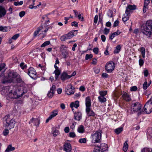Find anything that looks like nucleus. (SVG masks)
Returning <instances> with one entry per match:
<instances>
[{"instance_id": "1", "label": "nucleus", "mask_w": 152, "mask_h": 152, "mask_svg": "<svg viewBox=\"0 0 152 152\" xmlns=\"http://www.w3.org/2000/svg\"><path fill=\"white\" fill-rule=\"evenodd\" d=\"M27 90L25 88L23 90L17 88L16 87H14L10 90L9 87L7 86L3 89L2 93L4 95H7L8 97L11 99H17L22 96L23 95L27 92Z\"/></svg>"}, {"instance_id": "2", "label": "nucleus", "mask_w": 152, "mask_h": 152, "mask_svg": "<svg viewBox=\"0 0 152 152\" xmlns=\"http://www.w3.org/2000/svg\"><path fill=\"white\" fill-rule=\"evenodd\" d=\"M141 31L148 37H150L152 34V20L147 21L145 25L142 26Z\"/></svg>"}, {"instance_id": "3", "label": "nucleus", "mask_w": 152, "mask_h": 152, "mask_svg": "<svg viewBox=\"0 0 152 152\" xmlns=\"http://www.w3.org/2000/svg\"><path fill=\"white\" fill-rule=\"evenodd\" d=\"M53 27L52 26L47 25L46 24L41 25L34 32V36L35 37H36L39 32H41V33L39 34H42L43 35L42 37L43 38L46 36V33L48 30L49 29H52Z\"/></svg>"}, {"instance_id": "4", "label": "nucleus", "mask_w": 152, "mask_h": 152, "mask_svg": "<svg viewBox=\"0 0 152 152\" xmlns=\"http://www.w3.org/2000/svg\"><path fill=\"white\" fill-rule=\"evenodd\" d=\"M142 107V105L139 102H132L131 104V108L127 110V112L130 114H131L135 112L141 111Z\"/></svg>"}, {"instance_id": "5", "label": "nucleus", "mask_w": 152, "mask_h": 152, "mask_svg": "<svg viewBox=\"0 0 152 152\" xmlns=\"http://www.w3.org/2000/svg\"><path fill=\"white\" fill-rule=\"evenodd\" d=\"M101 130L96 131L95 133H92L91 138L92 139V142L94 143L100 142L101 140Z\"/></svg>"}, {"instance_id": "6", "label": "nucleus", "mask_w": 152, "mask_h": 152, "mask_svg": "<svg viewBox=\"0 0 152 152\" xmlns=\"http://www.w3.org/2000/svg\"><path fill=\"white\" fill-rule=\"evenodd\" d=\"M152 112V102L149 104L147 102L144 105L143 107V111H140L137 114L139 115L142 113H144L146 114H150Z\"/></svg>"}, {"instance_id": "7", "label": "nucleus", "mask_w": 152, "mask_h": 152, "mask_svg": "<svg viewBox=\"0 0 152 152\" xmlns=\"http://www.w3.org/2000/svg\"><path fill=\"white\" fill-rule=\"evenodd\" d=\"M6 120L4 124L9 129H11L14 127L15 121L10 118L9 115H7L5 117Z\"/></svg>"}, {"instance_id": "8", "label": "nucleus", "mask_w": 152, "mask_h": 152, "mask_svg": "<svg viewBox=\"0 0 152 152\" xmlns=\"http://www.w3.org/2000/svg\"><path fill=\"white\" fill-rule=\"evenodd\" d=\"M115 68V64L113 61H110L107 63L105 66L106 71L108 73L111 72Z\"/></svg>"}, {"instance_id": "9", "label": "nucleus", "mask_w": 152, "mask_h": 152, "mask_svg": "<svg viewBox=\"0 0 152 152\" xmlns=\"http://www.w3.org/2000/svg\"><path fill=\"white\" fill-rule=\"evenodd\" d=\"M18 76V74L15 72H11L9 73L8 79L10 82H12L13 79Z\"/></svg>"}, {"instance_id": "10", "label": "nucleus", "mask_w": 152, "mask_h": 152, "mask_svg": "<svg viewBox=\"0 0 152 152\" xmlns=\"http://www.w3.org/2000/svg\"><path fill=\"white\" fill-rule=\"evenodd\" d=\"M75 88L72 85L68 86L67 88L65 89L66 93L68 95L73 94L75 91Z\"/></svg>"}, {"instance_id": "11", "label": "nucleus", "mask_w": 152, "mask_h": 152, "mask_svg": "<svg viewBox=\"0 0 152 152\" xmlns=\"http://www.w3.org/2000/svg\"><path fill=\"white\" fill-rule=\"evenodd\" d=\"M28 74L32 78L35 77L37 72L35 69L32 67H30L28 69Z\"/></svg>"}, {"instance_id": "12", "label": "nucleus", "mask_w": 152, "mask_h": 152, "mask_svg": "<svg viewBox=\"0 0 152 152\" xmlns=\"http://www.w3.org/2000/svg\"><path fill=\"white\" fill-rule=\"evenodd\" d=\"M86 109L91 108V99L89 97H87L86 99Z\"/></svg>"}, {"instance_id": "13", "label": "nucleus", "mask_w": 152, "mask_h": 152, "mask_svg": "<svg viewBox=\"0 0 152 152\" xmlns=\"http://www.w3.org/2000/svg\"><path fill=\"white\" fill-rule=\"evenodd\" d=\"M72 149V147L70 143H66L64 145V150L66 152H70Z\"/></svg>"}, {"instance_id": "14", "label": "nucleus", "mask_w": 152, "mask_h": 152, "mask_svg": "<svg viewBox=\"0 0 152 152\" xmlns=\"http://www.w3.org/2000/svg\"><path fill=\"white\" fill-rule=\"evenodd\" d=\"M136 8V7L135 5H129L126 8V12L130 14V12L131 10H135Z\"/></svg>"}, {"instance_id": "15", "label": "nucleus", "mask_w": 152, "mask_h": 152, "mask_svg": "<svg viewBox=\"0 0 152 152\" xmlns=\"http://www.w3.org/2000/svg\"><path fill=\"white\" fill-rule=\"evenodd\" d=\"M122 97L126 101H129L131 100L130 96L126 92H123Z\"/></svg>"}, {"instance_id": "16", "label": "nucleus", "mask_w": 152, "mask_h": 152, "mask_svg": "<svg viewBox=\"0 0 152 152\" xmlns=\"http://www.w3.org/2000/svg\"><path fill=\"white\" fill-rule=\"evenodd\" d=\"M29 124L33 123L34 125L38 126L40 123L39 120L37 118H32L29 122Z\"/></svg>"}, {"instance_id": "17", "label": "nucleus", "mask_w": 152, "mask_h": 152, "mask_svg": "<svg viewBox=\"0 0 152 152\" xmlns=\"http://www.w3.org/2000/svg\"><path fill=\"white\" fill-rule=\"evenodd\" d=\"M74 118L76 120L80 121L82 118V114L80 112L74 113Z\"/></svg>"}, {"instance_id": "18", "label": "nucleus", "mask_w": 152, "mask_h": 152, "mask_svg": "<svg viewBox=\"0 0 152 152\" xmlns=\"http://www.w3.org/2000/svg\"><path fill=\"white\" fill-rule=\"evenodd\" d=\"M101 152H103L108 149V146L107 144L104 143L101 144L99 146Z\"/></svg>"}, {"instance_id": "19", "label": "nucleus", "mask_w": 152, "mask_h": 152, "mask_svg": "<svg viewBox=\"0 0 152 152\" xmlns=\"http://www.w3.org/2000/svg\"><path fill=\"white\" fill-rule=\"evenodd\" d=\"M76 30H73L69 32L68 33L66 34L67 38L68 39H70L72 38L73 36H75L77 33H74L76 32Z\"/></svg>"}, {"instance_id": "20", "label": "nucleus", "mask_w": 152, "mask_h": 152, "mask_svg": "<svg viewBox=\"0 0 152 152\" xmlns=\"http://www.w3.org/2000/svg\"><path fill=\"white\" fill-rule=\"evenodd\" d=\"M86 111L87 114V115L88 117H94L95 116V113L92 110H91V108L86 109Z\"/></svg>"}, {"instance_id": "21", "label": "nucleus", "mask_w": 152, "mask_h": 152, "mask_svg": "<svg viewBox=\"0 0 152 152\" xmlns=\"http://www.w3.org/2000/svg\"><path fill=\"white\" fill-rule=\"evenodd\" d=\"M79 102L78 101H76L75 102H72L70 104V107L72 108V110H73V107L77 108L79 106Z\"/></svg>"}, {"instance_id": "22", "label": "nucleus", "mask_w": 152, "mask_h": 152, "mask_svg": "<svg viewBox=\"0 0 152 152\" xmlns=\"http://www.w3.org/2000/svg\"><path fill=\"white\" fill-rule=\"evenodd\" d=\"M6 12L5 8L0 5V18L6 15Z\"/></svg>"}, {"instance_id": "23", "label": "nucleus", "mask_w": 152, "mask_h": 152, "mask_svg": "<svg viewBox=\"0 0 152 152\" xmlns=\"http://www.w3.org/2000/svg\"><path fill=\"white\" fill-rule=\"evenodd\" d=\"M130 16V14L129 13H126L125 12V14H124L123 16L122 20L124 22L126 21L129 18Z\"/></svg>"}, {"instance_id": "24", "label": "nucleus", "mask_w": 152, "mask_h": 152, "mask_svg": "<svg viewBox=\"0 0 152 152\" xmlns=\"http://www.w3.org/2000/svg\"><path fill=\"white\" fill-rule=\"evenodd\" d=\"M121 33V31L119 30H118L116 32L113 33L110 35L109 38L112 39L115 36L119 35Z\"/></svg>"}, {"instance_id": "25", "label": "nucleus", "mask_w": 152, "mask_h": 152, "mask_svg": "<svg viewBox=\"0 0 152 152\" xmlns=\"http://www.w3.org/2000/svg\"><path fill=\"white\" fill-rule=\"evenodd\" d=\"M138 50L141 52V54L143 58H145V49L144 47H142L140 48Z\"/></svg>"}, {"instance_id": "26", "label": "nucleus", "mask_w": 152, "mask_h": 152, "mask_svg": "<svg viewBox=\"0 0 152 152\" xmlns=\"http://www.w3.org/2000/svg\"><path fill=\"white\" fill-rule=\"evenodd\" d=\"M99 101L101 103H104L107 101L106 99L104 96H99L98 97Z\"/></svg>"}, {"instance_id": "27", "label": "nucleus", "mask_w": 152, "mask_h": 152, "mask_svg": "<svg viewBox=\"0 0 152 152\" xmlns=\"http://www.w3.org/2000/svg\"><path fill=\"white\" fill-rule=\"evenodd\" d=\"M52 130V133L53 134L54 136L56 137L59 134V131L56 129L55 128L53 127Z\"/></svg>"}, {"instance_id": "28", "label": "nucleus", "mask_w": 152, "mask_h": 152, "mask_svg": "<svg viewBox=\"0 0 152 152\" xmlns=\"http://www.w3.org/2000/svg\"><path fill=\"white\" fill-rule=\"evenodd\" d=\"M60 71L58 69H55L53 73H54L55 74V79L56 80H58V77L60 74Z\"/></svg>"}, {"instance_id": "29", "label": "nucleus", "mask_w": 152, "mask_h": 152, "mask_svg": "<svg viewBox=\"0 0 152 152\" xmlns=\"http://www.w3.org/2000/svg\"><path fill=\"white\" fill-rule=\"evenodd\" d=\"M58 111L57 110H53L51 113V115L50 116V118H52L58 114Z\"/></svg>"}, {"instance_id": "30", "label": "nucleus", "mask_w": 152, "mask_h": 152, "mask_svg": "<svg viewBox=\"0 0 152 152\" xmlns=\"http://www.w3.org/2000/svg\"><path fill=\"white\" fill-rule=\"evenodd\" d=\"M68 47L64 45H61L60 47V50L62 53H64V52L67 51V49Z\"/></svg>"}, {"instance_id": "31", "label": "nucleus", "mask_w": 152, "mask_h": 152, "mask_svg": "<svg viewBox=\"0 0 152 152\" xmlns=\"http://www.w3.org/2000/svg\"><path fill=\"white\" fill-rule=\"evenodd\" d=\"M85 131V129L83 126L82 125H80L78 128L77 131L80 133H83Z\"/></svg>"}, {"instance_id": "32", "label": "nucleus", "mask_w": 152, "mask_h": 152, "mask_svg": "<svg viewBox=\"0 0 152 152\" xmlns=\"http://www.w3.org/2000/svg\"><path fill=\"white\" fill-rule=\"evenodd\" d=\"M15 149V148L12 147L11 145H9L5 151V152H10L14 151Z\"/></svg>"}, {"instance_id": "33", "label": "nucleus", "mask_w": 152, "mask_h": 152, "mask_svg": "<svg viewBox=\"0 0 152 152\" xmlns=\"http://www.w3.org/2000/svg\"><path fill=\"white\" fill-rule=\"evenodd\" d=\"M123 130V127H120L115 129L114 132L115 133L118 134L121 133Z\"/></svg>"}, {"instance_id": "34", "label": "nucleus", "mask_w": 152, "mask_h": 152, "mask_svg": "<svg viewBox=\"0 0 152 152\" xmlns=\"http://www.w3.org/2000/svg\"><path fill=\"white\" fill-rule=\"evenodd\" d=\"M121 47L120 45H118L116 46L115 49L114 51V53H118L121 49Z\"/></svg>"}, {"instance_id": "35", "label": "nucleus", "mask_w": 152, "mask_h": 152, "mask_svg": "<svg viewBox=\"0 0 152 152\" xmlns=\"http://www.w3.org/2000/svg\"><path fill=\"white\" fill-rule=\"evenodd\" d=\"M99 94L100 96H104L107 94V91H99Z\"/></svg>"}, {"instance_id": "36", "label": "nucleus", "mask_w": 152, "mask_h": 152, "mask_svg": "<svg viewBox=\"0 0 152 152\" xmlns=\"http://www.w3.org/2000/svg\"><path fill=\"white\" fill-rule=\"evenodd\" d=\"M127 141H126L124 143V145L123 147V150L126 152L127 151L128 147V144L127 142Z\"/></svg>"}, {"instance_id": "37", "label": "nucleus", "mask_w": 152, "mask_h": 152, "mask_svg": "<svg viewBox=\"0 0 152 152\" xmlns=\"http://www.w3.org/2000/svg\"><path fill=\"white\" fill-rule=\"evenodd\" d=\"M50 44V42L49 41H47L44 42L41 45V48L45 47Z\"/></svg>"}, {"instance_id": "38", "label": "nucleus", "mask_w": 152, "mask_h": 152, "mask_svg": "<svg viewBox=\"0 0 152 152\" xmlns=\"http://www.w3.org/2000/svg\"><path fill=\"white\" fill-rule=\"evenodd\" d=\"M141 152H152V149L150 148H144L142 150Z\"/></svg>"}, {"instance_id": "39", "label": "nucleus", "mask_w": 152, "mask_h": 152, "mask_svg": "<svg viewBox=\"0 0 152 152\" xmlns=\"http://www.w3.org/2000/svg\"><path fill=\"white\" fill-rule=\"evenodd\" d=\"M94 152H101V150L99 148V146H95L94 148Z\"/></svg>"}, {"instance_id": "40", "label": "nucleus", "mask_w": 152, "mask_h": 152, "mask_svg": "<svg viewBox=\"0 0 152 152\" xmlns=\"http://www.w3.org/2000/svg\"><path fill=\"white\" fill-rule=\"evenodd\" d=\"M0 31L6 32L8 31V29L6 27H3L2 26H0Z\"/></svg>"}, {"instance_id": "41", "label": "nucleus", "mask_w": 152, "mask_h": 152, "mask_svg": "<svg viewBox=\"0 0 152 152\" xmlns=\"http://www.w3.org/2000/svg\"><path fill=\"white\" fill-rule=\"evenodd\" d=\"M54 94V91H52L50 90L48 92L47 96L49 98H51Z\"/></svg>"}, {"instance_id": "42", "label": "nucleus", "mask_w": 152, "mask_h": 152, "mask_svg": "<svg viewBox=\"0 0 152 152\" xmlns=\"http://www.w3.org/2000/svg\"><path fill=\"white\" fill-rule=\"evenodd\" d=\"M67 74L66 73H63L61 76V78L62 80H64L66 79Z\"/></svg>"}, {"instance_id": "43", "label": "nucleus", "mask_w": 152, "mask_h": 152, "mask_svg": "<svg viewBox=\"0 0 152 152\" xmlns=\"http://www.w3.org/2000/svg\"><path fill=\"white\" fill-rule=\"evenodd\" d=\"M60 39L62 41H64L68 39L66 34L61 36L60 38Z\"/></svg>"}, {"instance_id": "44", "label": "nucleus", "mask_w": 152, "mask_h": 152, "mask_svg": "<svg viewBox=\"0 0 152 152\" xmlns=\"http://www.w3.org/2000/svg\"><path fill=\"white\" fill-rule=\"evenodd\" d=\"M149 86V85L148 86V83L147 82H145L143 85V88L144 90H146L147 89V88Z\"/></svg>"}, {"instance_id": "45", "label": "nucleus", "mask_w": 152, "mask_h": 152, "mask_svg": "<svg viewBox=\"0 0 152 152\" xmlns=\"http://www.w3.org/2000/svg\"><path fill=\"white\" fill-rule=\"evenodd\" d=\"M109 29L105 28L103 31V33L105 35H107L109 33Z\"/></svg>"}, {"instance_id": "46", "label": "nucleus", "mask_w": 152, "mask_h": 152, "mask_svg": "<svg viewBox=\"0 0 152 152\" xmlns=\"http://www.w3.org/2000/svg\"><path fill=\"white\" fill-rule=\"evenodd\" d=\"M79 142L80 143H85L86 142V140L85 138H81L79 140Z\"/></svg>"}, {"instance_id": "47", "label": "nucleus", "mask_w": 152, "mask_h": 152, "mask_svg": "<svg viewBox=\"0 0 152 152\" xmlns=\"http://www.w3.org/2000/svg\"><path fill=\"white\" fill-rule=\"evenodd\" d=\"M23 3V1H20V2H15L14 3V5L15 6H18L22 5Z\"/></svg>"}, {"instance_id": "48", "label": "nucleus", "mask_w": 152, "mask_h": 152, "mask_svg": "<svg viewBox=\"0 0 152 152\" xmlns=\"http://www.w3.org/2000/svg\"><path fill=\"white\" fill-rule=\"evenodd\" d=\"M93 56L91 54H87L86 55L85 59L86 60H87L88 59L91 58Z\"/></svg>"}, {"instance_id": "49", "label": "nucleus", "mask_w": 152, "mask_h": 152, "mask_svg": "<svg viewBox=\"0 0 152 152\" xmlns=\"http://www.w3.org/2000/svg\"><path fill=\"white\" fill-rule=\"evenodd\" d=\"M19 36V34H16L14 35L12 37V39L14 40L16 39Z\"/></svg>"}, {"instance_id": "50", "label": "nucleus", "mask_w": 152, "mask_h": 152, "mask_svg": "<svg viewBox=\"0 0 152 152\" xmlns=\"http://www.w3.org/2000/svg\"><path fill=\"white\" fill-rule=\"evenodd\" d=\"M69 136L70 137H75L76 135L74 132H70L69 133Z\"/></svg>"}, {"instance_id": "51", "label": "nucleus", "mask_w": 152, "mask_h": 152, "mask_svg": "<svg viewBox=\"0 0 152 152\" xmlns=\"http://www.w3.org/2000/svg\"><path fill=\"white\" fill-rule=\"evenodd\" d=\"M78 23L76 21H73L71 25L72 26H74L75 27H77Z\"/></svg>"}, {"instance_id": "52", "label": "nucleus", "mask_w": 152, "mask_h": 152, "mask_svg": "<svg viewBox=\"0 0 152 152\" xmlns=\"http://www.w3.org/2000/svg\"><path fill=\"white\" fill-rule=\"evenodd\" d=\"M93 51L96 54H97L99 52V49L97 48H94Z\"/></svg>"}, {"instance_id": "53", "label": "nucleus", "mask_w": 152, "mask_h": 152, "mask_svg": "<svg viewBox=\"0 0 152 152\" xmlns=\"http://www.w3.org/2000/svg\"><path fill=\"white\" fill-rule=\"evenodd\" d=\"M107 15L110 18L112 17H113V12L111 10H109L107 13Z\"/></svg>"}, {"instance_id": "54", "label": "nucleus", "mask_w": 152, "mask_h": 152, "mask_svg": "<svg viewBox=\"0 0 152 152\" xmlns=\"http://www.w3.org/2000/svg\"><path fill=\"white\" fill-rule=\"evenodd\" d=\"M56 88V86L55 85L53 84L52 86L50 88V91H54Z\"/></svg>"}, {"instance_id": "55", "label": "nucleus", "mask_w": 152, "mask_h": 152, "mask_svg": "<svg viewBox=\"0 0 152 152\" xmlns=\"http://www.w3.org/2000/svg\"><path fill=\"white\" fill-rule=\"evenodd\" d=\"M148 8V6L144 5L143 9V12L144 13H145L146 12Z\"/></svg>"}, {"instance_id": "56", "label": "nucleus", "mask_w": 152, "mask_h": 152, "mask_svg": "<svg viewBox=\"0 0 152 152\" xmlns=\"http://www.w3.org/2000/svg\"><path fill=\"white\" fill-rule=\"evenodd\" d=\"M62 53L64 58H66L67 57V55L68 54V52L67 51L64 52V53Z\"/></svg>"}, {"instance_id": "57", "label": "nucleus", "mask_w": 152, "mask_h": 152, "mask_svg": "<svg viewBox=\"0 0 152 152\" xmlns=\"http://www.w3.org/2000/svg\"><path fill=\"white\" fill-rule=\"evenodd\" d=\"M20 66L21 68L23 69L26 68V65H24L23 63H21L20 64Z\"/></svg>"}, {"instance_id": "58", "label": "nucleus", "mask_w": 152, "mask_h": 152, "mask_svg": "<svg viewBox=\"0 0 152 152\" xmlns=\"http://www.w3.org/2000/svg\"><path fill=\"white\" fill-rule=\"evenodd\" d=\"M137 89V87L136 86H133L131 87L130 90L132 91H136Z\"/></svg>"}, {"instance_id": "59", "label": "nucleus", "mask_w": 152, "mask_h": 152, "mask_svg": "<svg viewBox=\"0 0 152 152\" xmlns=\"http://www.w3.org/2000/svg\"><path fill=\"white\" fill-rule=\"evenodd\" d=\"M6 64L5 63H2L0 66V71L4 69L5 66Z\"/></svg>"}, {"instance_id": "60", "label": "nucleus", "mask_w": 152, "mask_h": 152, "mask_svg": "<svg viewBox=\"0 0 152 152\" xmlns=\"http://www.w3.org/2000/svg\"><path fill=\"white\" fill-rule=\"evenodd\" d=\"M9 133V130L8 129H5L3 132V134L4 135L6 136Z\"/></svg>"}, {"instance_id": "61", "label": "nucleus", "mask_w": 152, "mask_h": 152, "mask_svg": "<svg viewBox=\"0 0 152 152\" xmlns=\"http://www.w3.org/2000/svg\"><path fill=\"white\" fill-rule=\"evenodd\" d=\"M98 16L97 15H96L94 18V22L95 23H96L98 21Z\"/></svg>"}, {"instance_id": "62", "label": "nucleus", "mask_w": 152, "mask_h": 152, "mask_svg": "<svg viewBox=\"0 0 152 152\" xmlns=\"http://www.w3.org/2000/svg\"><path fill=\"white\" fill-rule=\"evenodd\" d=\"M25 14V12L24 11H22L20 12L19 15L20 17H22L24 16Z\"/></svg>"}, {"instance_id": "63", "label": "nucleus", "mask_w": 152, "mask_h": 152, "mask_svg": "<svg viewBox=\"0 0 152 152\" xmlns=\"http://www.w3.org/2000/svg\"><path fill=\"white\" fill-rule=\"evenodd\" d=\"M149 2V0H145L144 5L148 6Z\"/></svg>"}, {"instance_id": "64", "label": "nucleus", "mask_w": 152, "mask_h": 152, "mask_svg": "<svg viewBox=\"0 0 152 152\" xmlns=\"http://www.w3.org/2000/svg\"><path fill=\"white\" fill-rule=\"evenodd\" d=\"M60 107L63 110L65 109V104L64 103H61L60 104Z\"/></svg>"}]
</instances>
